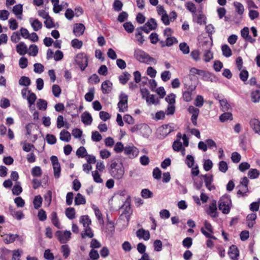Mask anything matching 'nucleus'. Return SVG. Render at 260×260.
<instances>
[{
  "label": "nucleus",
  "instance_id": "27",
  "mask_svg": "<svg viewBox=\"0 0 260 260\" xmlns=\"http://www.w3.org/2000/svg\"><path fill=\"white\" fill-rule=\"evenodd\" d=\"M42 204V198L41 196L38 195L35 197L33 201L34 207L36 209L41 207Z\"/></svg>",
  "mask_w": 260,
  "mask_h": 260
},
{
  "label": "nucleus",
  "instance_id": "3",
  "mask_svg": "<svg viewBox=\"0 0 260 260\" xmlns=\"http://www.w3.org/2000/svg\"><path fill=\"white\" fill-rule=\"evenodd\" d=\"M75 61L81 71H84L88 65V58L86 54L84 53L77 54L76 56Z\"/></svg>",
  "mask_w": 260,
  "mask_h": 260
},
{
  "label": "nucleus",
  "instance_id": "35",
  "mask_svg": "<svg viewBox=\"0 0 260 260\" xmlns=\"http://www.w3.org/2000/svg\"><path fill=\"white\" fill-rule=\"evenodd\" d=\"M31 81L28 77L22 76L19 80V84L21 86H28L30 84Z\"/></svg>",
  "mask_w": 260,
  "mask_h": 260
},
{
  "label": "nucleus",
  "instance_id": "40",
  "mask_svg": "<svg viewBox=\"0 0 260 260\" xmlns=\"http://www.w3.org/2000/svg\"><path fill=\"white\" fill-rule=\"evenodd\" d=\"M37 106L39 110H45L47 107V102L43 99H39L37 103Z\"/></svg>",
  "mask_w": 260,
  "mask_h": 260
},
{
  "label": "nucleus",
  "instance_id": "58",
  "mask_svg": "<svg viewBox=\"0 0 260 260\" xmlns=\"http://www.w3.org/2000/svg\"><path fill=\"white\" fill-rule=\"evenodd\" d=\"M35 146L29 143L24 142L23 144L22 149L24 151L28 152L31 151L32 149H35Z\"/></svg>",
  "mask_w": 260,
  "mask_h": 260
},
{
  "label": "nucleus",
  "instance_id": "32",
  "mask_svg": "<svg viewBox=\"0 0 260 260\" xmlns=\"http://www.w3.org/2000/svg\"><path fill=\"white\" fill-rule=\"evenodd\" d=\"M18 237V235L17 234H9L4 238V240L5 243H13Z\"/></svg>",
  "mask_w": 260,
  "mask_h": 260
},
{
  "label": "nucleus",
  "instance_id": "12",
  "mask_svg": "<svg viewBox=\"0 0 260 260\" xmlns=\"http://www.w3.org/2000/svg\"><path fill=\"white\" fill-rule=\"evenodd\" d=\"M217 209L216 201L213 200L207 210V213L212 217H216L217 216Z\"/></svg>",
  "mask_w": 260,
  "mask_h": 260
},
{
  "label": "nucleus",
  "instance_id": "42",
  "mask_svg": "<svg viewBox=\"0 0 260 260\" xmlns=\"http://www.w3.org/2000/svg\"><path fill=\"white\" fill-rule=\"evenodd\" d=\"M179 49L184 54H187L189 53V47L187 43L185 42L181 43L179 44Z\"/></svg>",
  "mask_w": 260,
  "mask_h": 260
},
{
  "label": "nucleus",
  "instance_id": "56",
  "mask_svg": "<svg viewBox=\"0 0 260 260\" xmlns=\"http://www.w3.org/2000/svg\"><path fill=\"white\" fill-rule=\"evenodd\" d=\"M124 29L128 33L132 32L134 30V26L131 22H127L123 24Z\"/></svg>",
  "mask_w": 260,
  "mask_h": 260
},
{
  "label": "nucleus",
  "instance_id": "55",
  "mask_svg": "<svg viewBox=\"0 0 260 260\" xmlns=\"http://www.w3.org/2000/svg\"><path fill=\"white\" fill-rule=\"evenodd\" d=\"M12 11L16 15H21L22 13V5L18 4L14 6Z\"/></svg>",
  "mask_w": 260,
  "mask_h": 260
},
{
  "label": "nucleus",
  "instance_id": "16",
  "mask_svg": "<svg viewBox=\"0 0 260 260\" xmlns=\"http://www.w3.org/2000/svg\"><path fill=\"white\" fill-rule=\"evenodd\" d=\"M137 237L140 239H143L145 241L148 240L150 238L149 232L143 228L139 229L136 232Z\"/></svg>",
  "mask_w": 260,
  "mask_h": 260
},
{
  "label": "nucleus",
  "instance_id": "21",
  "mask_svg": "<svg viewBox=\"0 0 260 260\" xmlns=\"http://www.w3.org/2000/svg\"><path fill=\"white\" fill-rule=\"evenodd\" d=\"M60 139L64 142H69L71 139L70 133L66 130H62L60 133Z\"/></svg>",
  "mask_w": 260,
  "mask_h": 260
},
{
  "label": "nucleus",
  "instance_id": "9",
  "mask_svg": "<svg viewBox=\"0 0 260 260\" xmlns=\"http://www.w3.org/2000/svg\"><path fill=\"white\" fill-rule=\"evenodd\" d=\"M138 149L134 146H128L124 147V153L129 158H135L138 155Z\"/></svg>",
  "mask_w": 260,
  "mask_h": 260
},
{
  "label": "nucleus",
  "instance_id": "57",
  "mask_svg": "<svg viewBox=\"0 0 260 260\" xmlns=\"http://www.w3.org/2000/svg\"><path fill=\"white\" fill-rule=\"evenodd\" d=\"M47 142L50 145H53L56 143V139L55 136L51 134H47L46 137Z\"/></svg>",
  "mask_w": 260,
  "mask_h": 260
},
{
  "label": "nucleus",
  "instance_id": "15",
  "mask_svg": "<svg viewBox=\"0 0 260 260\" xmlns=\"http://www.w3.org/2000/svg\"><path fill=\"white\" fill-rule=\"evenodd\" d=\"M85 29V26L82 23H76L74 25L73 33L76 37L82 36Z\"/></svg>",
  "mask_w": 260,
  "mask_h": 260
},
{
  "label": "nucleus",
  "instance_id": "52",
  "mask_svg": "<svg viewBox=\"0 0 260 260\" xmlns=\"http://www.w3.org/2000/svg\"><path fill=\"white\" fill-rule=\"evenodd\" d=\"M94 89L91 88L85 95V99L88 102H91L94 99Z\"/></svg>",
  "mask_w": 260,
  "mask_h": 260
},
{
  "label": "nucleus",
  "instance_id": "60",
  "mask_svg": "<svg viewBox=\"0 0 260 260\" xmlns=\"http://www.w3.org/2000/svg\"><path fill=\"white\" fill-rule=\"evenodd\" d=\"M44 24L47 28H51L54 27V22L50 16L45 19Z\"/></svg>",
  "mask_w": 260,
  "mask_h": 260
},
{
  "label": "nucleus",
  "instance_id": "36",
  "mask_svg": "<svg viewBox=\"0 0 260 260\" xmlns=\"http://www.w3.org/2000/svg\"><path fill=\"white\" fill-rule=\"evenodd\" d=\"M176 38L174 37H168L166 40V44L162 45V47L171 46L173 44L177 43Z\"/></svg>",
  "mask_w": 260,
  "mask_h": 260
},
{
  "label": "nucleus",
  "instance_id": "14",
  "mask_svg": "<svg viewBox=\"0 0 260 260\" xmlns=\"http://www.w3.org/2000/svg\"><path fill=\"white\" fill-rule=\"evenodd\" d=\"M249 124L255 133L260 135V121L257 119L253 118L250 120Z\"/></svg>",
  "mask_w": 260,
  "mask_h": 260
},
{
  "label": "nucleus",
  "instance_id": "46",
  "mask_svg": "<svg viewBox=\"0 0 260 260\" xmlns=\"http://www.w3.org/2000/svg\"><path fill=\"white\" fill-rule=\"evenodd\" d=\"M228 165L226 161L224 160L219 161L218 164V169L220 172L225 173L228 171Z\"/></svg>",
  "mask_w": 260,
  "mask_h": 260
},
{
  "label": "nucleus",
  "instance_id": "11",
  "mask_svg": "<svg viewBox=\"0 0 260 260\" xmlns=\"http://www.w3.org/2000/svg\"><path fill=\"white\" fill-rule=\"evenodd\" d=\"M228 254L232 259L238 260L239 256V250L236 245H232L229 248Z\"/></svg>",
  "mask_w": 260,
  "mask_h": 260
},
{
  "label": "nucleus",
  "instance_id": "1",
  "mask_svg": "<svg viewBox=\"0 0 260 260\" xmlns=\"http://www.w3.org/2000/svg\"><path fill=\"white\" fill-rule=\"evenodd\" d=\"M134 55V57L140 62L147 64L151 63L156 64L157 63L156 60L155 58L151 57L148 53L140 49L135 50Z\"/></svg>",
  "mask_w": 260,
  "mask_h": 260
},
{
  "label": "nucleus",
  "instance_id": "29",
  "mask_svg": "<svg viewBox=\"0 0 260 260\" xmlns=\"http://www.w3.org/2000/svg\"><path fill=\"white\" fill-rule=\"evenodd\" d=\"M203 185V179L201 177V175L199 177L194 179V185L196 188L198 190L201 189Z\"/></svg>",
  "mask_w": 260,
  "mask_h": 260
},
{
  "label": "nucleus",
  "instance_id": "6",
  "mask_svg": "<svg viewBox=\"0 0 260 260\" xmlns=\"http://www.w3.org/2000/svg\"><path fill=\"white\" fill-rule=\"evenodd\" d=\"M71 233L70 231H66L62 233L60 231H57L55 234V236L57 238L61 243H67L70 239Z\"/></svg>",
  "mask_w": 260,
  "mask_h": 260
},
{
  "label": "nucleus",
  "instance_id": "24",
  "mask_svg": "<svg viewBox=\"0 0 260 260\" xmlns=\"http://www.w3.org/2000/svg\"><path fill=\"white\" fill-rule=\"evenodd\" d=\"M51 220L53 224L58 229H60V223L56 212H53L51 214Z\"/></svg>",
  "mask_w": 260,
  "mask_h": 260
},
{
  "label": "nucleus",
  "instance_id": "38",
  "mask_svg": "<svg viewBox=\"0 0 260 260\" xmlns=\"http://www.w3.org/2000/svg\"><path fill=\"white\" fill-rule=\"evenodd\" d=\"M172 148L174 151L177 152L180 151L182 149V144L179 139H177L173 142Z\"/></svg>",
  "mask_w": 260,
  "mask_h": 260
},
{
  "label": "nucleus",
  "instance_id": "54",
  "mask_svg": "<svg viewBox=\"0 0 260 260\" xmlns=\"http://www.w3.org/2000/svg\"><path fill=\"white\" fill-rule=\"evenodd\" d=\"M113 9L115 11L119 12L122 9L123 4L119 0H115L113 3Z\"/></svg>",
  "mask_w": 260,
  "mask_h": 260
},
{
  "label": "nucleus",
  "instance_id": "17",
  "mask_svg": "<svg viewBox=\"0 0 260 260\" xmlns=\"http://www.w3.org/2000/svg\"><path fill=\"white\" fill-rule=\"evenodd\" d=\"M81 120L82 122L86 125H90L91 124L92 121V118L91 115V114L85 111L81 115Z\"/></svg>",
  "mask_w": 260,
  "mask_h": 260
},
{
  "label": "nucleus",
  "instance_id": "19",
  "mask_svg": "<svg viewBox=\"0 0 260 260\" xmlns=\"http://www.w3.org/2000/svg\"><path fill=\"white\" fill-rule=\"evenodd\" d=\"M16 51L20 55H23L27 53V47L24 43L20 42L16 46Z\"/></svg>",
  "mask_w": 260,
  "mask_h": 260
},
{
  "label": "nucleus",
  "instance_id": "47",
  "mask_svg": "<svg viewBox=\"0 0 260 260\" xmlns=\"http://www.w3.org/2000/svg\"><path fill=\"white\" fill-rule=\"evenodd\" d=\"M31 173L34 177H40L42 174V171L40 167L36 166L32 168Z\"/></svg>",
  "mask_w": 260,
  "mask_h": 260
},
{
  "label": "nucleus",
  "instance_id": "23",
  "mask_svg": "<svg viewBox=\"0 0 260 260\" xmlns=\"http://www.w3.org/2000/svg\"><path fill=\"white\" fill-rule=\"evenodd\" d=\"M221 50L222 52V54L223 56L226 57H229L232 55V52L230 47L224 44L221 46Z\"/></svg>",
  "mask_w": 260,
  "mask_h": 260
},
{
  "label": "nucleus",
  "instance_id": "31",
  "mask_svg": "<svg viewBox=\"0 0 260 260\" xmlns=\"http://www.w3.org/2000/svg\"><path fill=\"white\" fill-rule=\"evenodd\" d=\"M146 25L149 27V29L154 30L157 27V24L156 20L154 18H150L146 23Z\"/></svg>",
  "mask_w": 260,
  "mask_h": 260
},
{
  "label": "nucleus",
  "instance_id": "7",
  "mask_svg": "<svg viewBox=\"0 0 260 260\" xmlns=\"http://www.w3.org/2000/svg\"><path fill=\"white\" fill-rule=\"evenodd\" d=\"M120 209H123V211L120 215V217L123 216L127 221L129 220L131 214V207L130 202L126 201L124 203L120 208Z\"/></svg>",
  "mask_w": 260,
  "mask_h": 260
},
{
  "label": "nucleus",
  "instance_id": "39",
  "mask_svg": "<svg viewBox=\"0 0 260 260\" xmlns=\"http://www.w3.org/2000/svg\"><path fill=\"white\" fill-rule=\"evenodd\" d=\"M259 175V171L256 169H251L248 173V176L250 179L257 178Z\"/></svg>",
  "mask_w": 260,
  "mask_h": 260
},
{
  "label": "nucleus",
  "instance_id": "34",
  "mask_svg": "<svg viewBox=\"0 0 260 260\" xmlns=\"http://www.w3.org/2000/svg\"><path fill=\"white\" fill-rule=\"evenodd\" d=\"M66 215L67 217L70 219H73L75 217V210L74 208H68L66 210Z\"/></svg>",
  "mask_w": 260,
  "mask_h": 260
},
{
  "label": "nucleus",
  "instance_id": "45",
  "mask_svg": "<svg viewBox=\"0 0 260 260\" xmlns=\"http://www.w3.org/2000/svg\"><path fill=\"white\" fill-rule=\"evenodd\" d=\"M61 252L64 258H67L70 254V249L68 245H63L61 247Z\"/></svg>",
  "mask_w": 260,
  "mask_h": 260
},
{
  "label": "nucleus",
  "instance_id": "53",
  "mask_svg": "<svg viewBox=\"0 0 260 260\" xmlns=\"http://www.w3.org/2000/svg\"><path fill=\"white\" fill-rule=\"evenodd\" d=\"M92 175L93 178L94 182L99 183L103 182V179L101 177V175L99 174L98 171H94L92 172Z\"/></svg>",
  "mask_w": 260,
  "mask_h": 260
},
{
  "label": "nucleus",
  "instance_id": "61",
  "mask_svg": "<svg viewBox=\"0 0 260 260\" xmlns=\"http://www.w3.org/2000/svg\"><path fill=\"white\" fill-rule=\"evenodd\" d=\"M241 156L240 154L237 152H234L232 154L231 159L232 161L234 163H238L241 160Z\"/></svg>",
  "mask_w": 260,
  "mask_h": 260
},
{
  "label": "nucleus",
  "instance_id": "30",
  "mask_svg": "<svg viewBox=\"0 0 260 260\" xmlns=\"http://www.w3.org/2000/svg\"><path fill=\"white\" fill-rule=\"evenodd\" d=\"M28 93L29 95L27 97V100L28 103L29 104V106L34 105L35 102L37 99V96L35 93H33L31 91V90L28 91Z\"/></svg>",
  "mask_w": 260,
  "mask_h": 260
},
{
  "label": "nucleus",
  "instance_id": "33",
  "mask_svg": "<svg viewBox=\"0 0 260 260\" xmlns=\"http://www.w3.org/2000/svg\"><path fill=\"white\" fill-rule=\"evenodd\" d=\"M76 155L78 157L83 158L87 156V151L85 148L83 146H80L76 151Z\"/></svg>",
  "mask_w": 260,
  "mask_h": 260
},
{
  "label": "nucleus",
  "instance_id": "62",
  "mask_svg": "<svg viewBox=\"0 0 260 260\" xmlns=\"http://www.w3.org/2000/svg\"><path fill=\"white\" fill-rule=\"evenodd\" d=\"M192 244V239L190 237L185 238L182 241V245L184 247L187 248L191 247Z\"/></svg>",
  "mask_w": 260,
  "mask_h": 260
},
{
  "label": "nucleus",
  "instance_id": "18",
  "mask_svg": "<svg viewBox=\"0 0 260 260\" xmlns=\"http://www.w3.org/2000/svg\"><path fill=\"white\" fill-rule=\"evenodd\" d=\"M112 83L109 80H106L103 82L101 89L102 92L104 94L109 93L111 90Z\"/></svg>",
  "mask_w": 260,
  "mask_h": 260
},
{
  "label": "nucleus",
  "instance_id": "13",
  "mask_svg": "<svg viewBox=\"0 0 260 260\" xmlns=\"http://www.w3.org/2000/svg\"><path fill=\"white\" fill-rule=\"evenodd\" d=\"M185 88L187 89V90L185 91L183 93L182 98L184 101L189 102L192 100V91L195 89V87L192 88L188 86L186 84H184Z\"/></svg>",
  "mask_w": 260,
  "mask_h": 260
},
{
  "label": "nucleus",
  "instance_id": "37",
  "mask_svg": "<svg viewBox=\"0 0 260 260\" xmlns=\"http://www.w3.org/2000/svg\"><path fill=\"white\" fill-rule=\"evenodd\" d=\"M20 184V182H18L13 186L12 188V193L13 194L18 196L22 192V188Z\"/></svg>",
  "mask_w": 260,
  "mask_h": 260
},
{
  "label": "nucleus",
  "instance_id": "8",
  "mask_svg": "<svg viewBox=\"0 0 260 260\" xmlns=\"http://www.w3.org/2000/svg\"><path fill=\"white\" fill-rule=\"evenodd\" d=\"M190 75L194 76L195 75H199L202 77V79L203 80H208L210 77V74L204 70H199L196 68H192L190 70Z\"/></svg>",
  "mask_w": 260,
  "mask_h": 260
},
{
  "label": "nucleus",
  "instance_id": "25",
  "mask_svg": "<svg viewBox=\"0 0 260 260\" xmlns=\"http://www.w3.org/2000/svg\"><path fill=\"white\" fill-rule=\"evenodd\" d=\"M80 221L83 224L84 227L88 228L91 221L88 215H83L80 217Z\"/></svg>",
  "mask_w": 260,
  "mask_h": 260
},
{
  "label": "nucleus",
  "instance_id": "59",
  "mask_svg": "<svg viewBox=\"0 0 260 260\" xmlns=\"http://www.w3.org/2000/svg\"><path fill=\"white\" fill-rule=\"evenodd\" d=\"M34 72L37 73H42L44 70V67L43 64L40 63H36L34 65Z\"/></svg>",
  "mask_w": 260,
  "mask_h": 260
},
{
  "label": "nucleus",
  "instance_id": "43",
  "mask_svg": "<svg viewBox=\"0 0 260 260\" xmlns=\"http://www.w3.org/2000/svg\"><path fill=\"white\" fill-rule=\"evenodd\" d=\"M219 119L220 121L224 122L228 120H232L233 119V115L232 113L229 112L224 113L222 114L220 117Z\"/></svg>",
  "mask_w": 260,
  "mask_h": 260
},
{
  "label": "nucleus",
  "instance_id": "48",
  "mask_svg": "<svg viewBox=\"0 0 260 260\" xmlns=\"http://www.w3.org/2000/svg\"><path fill=\"white\" fill-rule=\"evenodd\" d=\"M52 91L54 96L57 98L59 96L61 91L60 87L56 84L52 86Z\"/></svg>",
  "mask_w": 260,
  "mask_h": 260
},
{
  "label": "nucleus",
  "instance_id": "51",
  "mask_svg": "<svg viewBox=\"0 0 260 260\" xmlns=\"http://www.w3.org/2000/svg\"><path fill=\"white\" fill-rule=\"evenodd\" d=\"M30 51L28 54L30 56H36L38 53V48L36 45L32 44L29 46Z\"/></svg>",
  "mask_w": 260,
  "mask_h": 260
},
{
  "label": "nucleus",
  "instance_id": "26",
  "mask_svg": "<svg viewBox=\"0 0 260 260\" xmlns=\"http://www.w3.org/2000/svg\"><path fill=\"white\" fill-rule=\"evenodd\" d=\"M251 100L253 103H257L260 100V92L258 90L251 92Z\"/></svg>",
  "mask_w": 260,
  "mask_h": 260
},
{
  "label": "nucleus",
  "instance_id": "28",
  "mask_svg": "<svg viewBox=\"0 0 260 260\" xmlns=\"http://www.w3.org/2000/svg\"><path fill=\"white\" fill-rule=\"evenodd\" d=\"M131 77L130 74L127 72L123 73V75H121L119 76V80L123 85L125 84L128 80L129 79V77Z\"/></svg>",
  "mask_w": 260,
  "mask_h": 260
},
{
  "label": "nucleus",
  "instance_id": "44",
  "mask_svg": "<svg viewBox=\"0 0 260 260\" xmlns=\"http://www.w3.org/2000/svg\"><path fill=\"white\" fill-rule=\"evenodd\" d=\"M141 196L144 199L151 198L153 197V193L147 188L143 189L141 191Z\"/></svg>",
  "mask_w": 260,
  "mask_h": 260
},
{
  "label": "nucleus",
  "instance_id": "20",
  "mask_svg": "<svg viewBox=\"0 0 260 260\" xmlns=\"http://www.w3.org/2000/svg\"><path fill=\"white\" fill-rule=\"evenodd\" d=\"M9 210L11 214L17 220H21L24 217V214L21 211H16L11 207H10Z\"/></svg>",
  "mask_w": 260,
  "mask_h": 260
},
{
  "label": "nucleus",
  "instance_id": "63",
  "mask_svg": "<svg viewBox=\"0 0 260 260\" xmlns=\"http://www.w3.org/2000/svg\"><path fill=\"white\" fill-rule=\"evenodd\" d=\"M204 104V99L202 95H197L195 101L194 105L198 107H201Z\"/></svg>",
  "mask_w": 260,
  "mask_h": 260
},
{
  "label": "nucleus",
  "instance_id": "5",
  "mask_svg": "<svg viewBox=\"0 0 260 260\" xmlns=\"http://www.w3.org/2000/svg\"><path fill=\"white\" fill-rule=\"evenodd\" d=\"M205 228H201V233L207 238L212 239L213 240H216L217 238L211 234L213 233V228L210 223L207 221L204 222Z\"/></svg>",
  "mask_w": 260,
  "mask_h": 260
},
{
  "label": "nucleus",
  "instance_id": "64",
  "mask_svg": "<svg viewBox=\"0 0 260 260\" xmlns=\"http://www.w3.org/2000/svg\"><path fill=\"white\" fill-rule=\"evenodd\" d=\"M91 139L93 141L99 142L102 140V137L98 132L95 131L92 133Z\"/></svg>",
  "mask_w": 260,
  "mask_h": 260
},
{
  "label": "nucleus",
  "instance_id": "2",
  "mask_svg": "<svg viewBox=\"0 0 260 260\" xmlns=\"http://www.w3.org/2000/svg\"><path fill=\"white\" fill-rule=\"evenodd\" d=\"M109 172L110 175L115 179L122 178L124 174V169L122 164H118L115 161L112 162Z\"/></svg>",
  "mask_w": 260,
  "mask_h": 260
},
{
  "label": "nucleus",
  "instance_id": "4",
  "mask_svg": "<svg viewBox=\"0 0 260 260\" xmlns=\"http://www.w3.org/2000/svg\"><path fill=\"white\" fill-rule=\"evenodd\" d=\"M231 200L227 197L221 198L219 201L218 208L223 214H227L230 211Z\"/></svg>",
  "mask_w": 260,
  "mask_h": 260
},
{
  "label": "nucleus",
  "instance_id": "41",
  "mask_svg": "<svg viewBox=\"0 0 260 260\" xmlns=\"http://www.w3.org/2000/svg\"><path fill=\"white\" fill-rule=\"evenodd\" d=\"M31 26L35 31H38L42 27V24L38 19H35L31 23Z\"/></svg>",
  "mask_w": 260,
  "mask_h": 260
},
{
  "label": "nucleus",
  "instance_id": "22",
  "mask_svg": "<svg viewBox=\"0 0 260 260\" xmlns=\"http://www.w3.org/2000/svg\"><path fill=\"white\" fill-rule=\"evenodd\" d=\"M86 203L85 198L80 193H78L75 198V205H83Z\"/></svg>",
  "mask_w": 260,
  "mask_h": 260
},
{
  "label": "nucleus",
  "instance_id": "50",
  "mask_svg": "<svg viewBox=\"0 0 260 260\" xmlns=\"http://www.w3.org/2000/svg\"><path fill=\"white\" fill-rule=\"evenodd\" d=\"M71 45L74 48L80 49L82 47L83 42L77 39H74L71 41Z\"/></svg>",
  "mask_w": 260,
  "mask_h": 260
},
{
  "label": "nucleus",
  "instance_id": "49",
  "mask_svg": "<svg viewBox=\"0 0 260 260\" xmlns=\"http://www.w3.org/2000/svg\"><path fill=\"white\" fill-rule=\"evenodd\" d=\"M234 6L236 7V11L237 13L239 15H242L244 11L243 5L239 2H235Z\"/></svg>",
  "mask_w": 260,
  "mask_h": 260
},
{
  "label": "nucleus",
  "instance_id": "10",
  "mask_svg": "<svg viewBox=\"0 0 260 260\" xmlns=\"http://www.w3.org/2000/svg\"><path fill=\"white\" fill-rule=\"evenodd\" d=\"M201 177H203L204 180L206 187L210 191L215 189V187L214 185H212L213 181V175L212 174L201 175Z\"/></svg>",
  "mask_w": 260,
  "mask_h": 260
}]
</instances>
